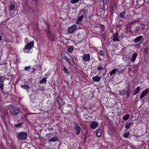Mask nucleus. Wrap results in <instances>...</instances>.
I'll list each match as a JSON object with an SVG mask.
<instances>
[{"mask_svg":"<svg viewBox=\"0 0 149 149\" xmlns=\"http://www.w3.org/2000/svg\"><path fill=\"white\" fill-rule=\"evenodd\" d=\"M46 32L47 33V36L49 40L54 41L55 40V34L54 32L51 33L50 26H47Z\"/></svg>","mask_w":149,"mask_h":149,"instance_id":"f257e3e1","label":"nucleus"},{"mask_svg":"<svg viewBox=\"0 0 149 149\" xmlns=\"http://www.w3.org/2000/svg\"><path fill=\"white\" fill-rule=\"evenodd\" d=\"M17 137L20 140H25L27 137V133L25 132H20L17 134Z\"/></svg>","mask_w":149,"mask_h":149,"instance_id":"f03ea898","label":"nucleus"},{"mask_svg":"<svg viewBox=\"0 0 149 149\" xmlns=\"http://www.w3.org/2000/svg\"><path fill=\"white\" fill-rule=\"evenodd\" d=\"M8 110L10 114L13 115L15 116H17L19 113L18 110L12 107H10L8 109Z\"/></svg>","mask_w":149,"mask_h":149,"instance_id":"7ed1b4c3","label":"nucleus"},{"mask_svg":"<svg viewBox=\"0 0 149 149\" xmlns=\"http://www.w3.org/2000/svg\"><path fill=\"white\" fill-rule=\"evenodd\" d=\"M74 129L76 131V134L78 135L80 133L81 128L79 126L77 123H74Z\"/></svg>","mask_w":149,"mask_h":149,"instance_id":"20e7f679","label":"nucleus"},{"mask_svg":"<svg viewBox=\"0 0 149 149\" xmlns=\"http://www.w3.org/2000/svg\"><path fill=\"white\" fill-rule=\"evenodd\" d=\"M34 41H33L30 42L28 43L25 46L24 49V51H25V49L30 50L34 46Z\"/></svg>","mask_w":149,"mask_h":149,"instance_id":"39448f33","label":"nucleus"},{"mask_svg":"<svg viewBox=\"0 0 149 149\" xmlns=\"http://www.w3.org/2000/svg\"><path fill=\"white\" fill-rule=\"evenodd\" d=\"M65 59L67 60L68 62L72 64V57L69 54H64L63 55Z\"/></svg>","mask_w":149,"mask_h":149,"instance_id":"423d86ee","label":"nucleus"},{"mask_svg":"<svg viewBox=\"0 0 149 149\" xmlns=\"http://www.w3.org/2000/svg\"><path fill=\"white\" fill-rule=\"evenodd\" d=\"M77 29V25L74 24L69 27L68 29V32L69 33H73Z\"/></svg>","mask_w":149,"mask_h":149,"instance_id":"0eeeda50","label":"nucleus"},{"mask_svg":"<svg viewBox=\"0 0 149 149\" xmlns=\"http://www.w3.org/2000/svg\"><path fill=\"white\" fill-rule=\"evenodd\" d=\"M90 59V55L89 54H85L82 56V60L84 62L88 61Z\"/></svg>","mask_w":149,"mask_h":149,"instance_id":"6e6552de","label":"nucleus"},{"mask_svg":"<svg viewBox=\"0 0 149 149\" xmlns=\"http://www.w3.org/2000/svg\"><path fill=\"white\" fill-rule=\"evenodd\" d=\"M98 125V123L97 122L93 121L90 123V127L92 129H95Z\"/></svg>","mask_w":149,"mask_h":149,"instance_id":"1a4fd4ad","label":"nucleus"},{"mask_svg":"<svg viewBox=\"0 0 149 149\" xmlns=\"http://www.w3.org/2000/svg\"><path fill=\"white\" fill-rule=\"evenodd\" d=\"M118 31L117 32L113 35V42H116V41H118L119 40L118 38Z\"/></svg>","mask_w":149,"mask_h":149,"instance_id":"9d476101","label":"nucleus"},{"mask_svg":"<svg viewBox=\"0 0 149 149\" xmlns=\"http://www.w3.org/2000/svg\"><path fill=\"white\" fill-rule=\"evenodd\" d=\"M102 79L101 77L98 76L96 75L95 77H92V79L93 81L95 82H99Z\"/></svg>","mask_w":149,"mask_h":149,"instance_id":"9b49d317","label":"nucleus"},{"mask_svg":"<svg viewBox=\"0 0 149 149\" xmlns=\"http://www.w3.org/2000/svg\"><path fill=\"white\" fill-rule=\"evenodd\" d=\"M4 80V78L3 77H0V88L1 90H3V81Z\"/></svg>","mask_w":149,"mask_h":149,"instance_id":"f8f14e48","label":"nucleus"},{"mask_svg":"<svg viewBox=\"0 0 149 149\" xmlns=\"http://www.w3.org/2000/svg\"><path fill=\"white\" fill-rule=\"evenodd\" d=\"M105 11L104 10L100 9L98 10V14L101 17H104V13H105Z\"/></svg>","mask_w":149,"mask_h":149,"instance_id":"ddd939ff","label":"nucleus"},{"mask_svg":"<svg viewBox=\"0 0 149 149\" xmlns=\"http://www.w3.org/2000/svg\"><path fill=\"white\" fill-rule=\"evenodd\" d=\"M137 56V54L136 53L134 54L131 58L130 61L131 62H134L135 61L136 58Z\"/></svg>","mask_w":149,"mask_h":149,"instance_id":"4468645a","label":"nucleus"},{"mask_svg":"<svg viewBox=\"0 0 149 149\" xmlns=\"http://www.w3.org/2000/svg\"><path fill=\"white\" fill-rule=\"evenodd\" d=\"M143 36H138L135 38L133 40L134 42L136 43H137L139 42L142 39Z\"/></svg>","mask_w":149,"mask_h":149,"instance_id":"2eb2a0df","label":"nucleus"},{"mask_svg":"<svg viewBox=\"0 0 149 149\" xmlns=\"http://www.w3.org/2000/svg\"><path fill=\"white\" fill-rule=\"evenodd\" d=\"M134 123L131 122L129 123H126L125 124V128L127 129H129L130 126H132Z\"/></svg>","mask_w":149,"mask_h":149,"instance_id":"dca6fc26","label":"nucleus"},{"mask_svg":"<svg viewBox=\"0 0 149 149\" xmlns=\"http://www.w3.org/2000/svg\"><path fill=\"white\" fill-rule=\"evenodd\" d=\"M57 100L59 106H60L61 105L63 104L62 100L60 96L58 97L57 98Z\"/></svg>","mask_w":149,"mask_h":149,"instance_id":"f3484780","label":"nucleus"},{"mask_svg":"<svg viewBox=\"0 0 149 149\" xmlns=\"http://www.w3.org/2000/svg\"><path fill=\"white\" fill-rule=\"evenodd\" d=\"M97 70L100 71L99 73H100L102 70H104V68L101 65V64H99L97 68Z\"/></svg>","mask_w":149,"mask_h":149,"instance_id":"a211bd4d","label":"nucleus"},{"mask_svg":"<svg viewBox=\"0 0 149 149\" xmlns=\"http://www.w3.org/2000/svg\"><path fill=\"white\" fill-rule=\"evenodd\" d=\"M58 140L57 138L55 136L52 138H51L48 141L51 142H54L56 141H58Z\"/></svg>","mask_w":149,"mask_h":149,"instance_id":"6ab92c4d","label":"nucleus"},{"mask_svg":"<svg viewBox=\"0 0 149 149\" xmlns=\"http://www.w3.org/2000/svg\"><path fill=\"white\" fill-rule=\"evenodd\" d=\"M96 135L98 137H100L102 135V131L100 128L98 129L96 133Z\"/></svg>","mask_w":149,"mask_h":149,"instance_id":"aec40b11","label":"nucleus"},{"mask_svg":"<svg viewBox=\"0 0 149 149\" xmlns=\"http://www.w3.org/2000/svg\"><path fill=\"white\" fill-rule=\"evenodd\" d=\"M140 87L139 86H138L134 90V93L133 94V95H135L136 94L138 93L140 91Z\"/></svg>","mask_w":149,"mask_h":149,"instance_id":"412c9836","label":"nucleus"},{"mask_svg":"<svg viewBox=\"0 0 149 149\" xmlns=\"http://www.w3.org/2000/svg\"><path fill=\"white\" fill-rule=\"evenodd\" d=\"M15 4H10V7L9 8L8 10L10 11L13 10L15 9Z\"/></svg>","mask_w":149,"mask_h":149,"instance_id":"4be33fe9","label":"nucleus"},{"mask_svg":"<svg viewBox=\"0 0 149 149\" xmlns=\"http://www.w3.org/2000/svg\"><path fill=\"white\" fill-rule=\"evenodd\" d=\"M119 94L120 95H124L125 94V89H124L121 91H118Z\"/></svg>","mask_w":149,"mask_h":149,"instance_id":"5701e85b","label":"nucleus"},{"mask_svg":"<svg viewBox=\"0 0 149 149\" xmlns=\"http://www.w3.org/2000/svg\"><path fill=\"white\" fill-rule=\"evenodd\" d=\"M125 12L124 11L121 12L119 15L120 17L121 18L124 17H125Z\"/></svg>","mask_w":149,"mask_h":149,"instance_id":"b1692460","label":"nucleus"},{"mask_svg":"<svg viewBox=\"0 0 149 149\" xmlns=\"http://www.w3.org/2000/svg\"><path fill=\"white\" fill-rule=\"evenodd\" d=\"M47 81L46 78H43L41 80L39 81L40 84H43L45 83Z\"/></svg>","mask_w":149,"mask_h":149,"instance_id":"393cba45","label":"nucleus"},{"mask_svg":"<svg viewBox=\"0 0 149 149\" xmlns=\"http://www.w3.org/2000/svg\"><path fill=\"white\" fill-rule=\"evenodd\" d=\"M149 90V88L146 89L142 92V93L145 96L148 93Z\"/></svg>","mask_w":149,"mask_h":149,"instance_id":"a878e982","label":"nucleus"},{"mask_svg":"<svg viewBox=\"0 0 149 149\" xmlns=\"http://www.w3.org/2000/svg\"><path fill=\"white\" fill-rule=\"evenodd\" d=\"M117 70L116 68H114L110 72V75L111 76L115 74Z\"/></svg>","mask_w":149,"mask_h":149,"instance_id":"bb28decb","label":"nucleus"},{"mask_svg":"<svg viewBox=\"0 0 149 149\" xmlns=\"http://www.w3.org/2000/svg\"><path fill=\"white\" fill-rule=\"evenodd\" d=\"M130 115L129 114H127L123 117V119L124 120H127L129 118Z\"/></svg>","mask_w":149,"mask_h":149,"instance_id":"cd10ccee","label":"nucleus"},{"mask_svg":"<svg viewBox=\"0 0 149 149\" xmlns=\"http://www.w3.org/2000/svg\"><path fill=\"white\" fill-rule=\"evenodd\" d=\"M21 87L26 89H29V86L27 85H23L21 86Z\"/></svg>","mask_w":149,"mask_h":149,"instance_id":"c85d7f7f","label":"nucleus"},{"mask_svg":"<svg viewBox=\"0 0 149 149\" xmlns=\"http://www.w3.org/2000/svg\"><path fill=\"white\" fill-rule=\"evenodd\" d=\"M139 21L137 20H134L133 21H131V22L129 24L130 25H132L137 22H138Z\"/></svg>","mask_w":149,"mask_h":149,"instance_id":"c756f323","label":"nucleus"},{"mask_svg":"<svg viewBox=\"0 0 149 149\" xmlns=\"http://www.w3.org/2000/svg\"><path fill=\"white\" fill-rule=\"evenodd\" d=\"M131 92V91L130 89H128L127 91H126V97H128L130 95Z\"/></svg>","mask_w":149,"mask_h":149,"instance_id":"7c9ffc66","label":"nucleus"},{"mask_svg":"<svg viewBox=\"0 0 149 149\" xmlns=\"http://www.w3.org/2000/svg\"><path fill=\"white\" fill-rule=\"evenodd\" d=\"M130 133L128 132L126 133H125L124 135V137L125 138H127L128 137V136L130 135Z\"/></svg>","mask_w":149,"mask_h":149,"instance_id":"2f4dec72","label":"nucleus"},{"mask_svg":"<svg viewBox=\"0 0 149 149\" xmlns=\"http://www.w3.org/2000/svg\"><path fill=\"white\" fill-rule=\"evenodd\" d=\"M82 18L80 16L77 18V22L78 23H79L81 21Z\"/></svg>","mask_w":149,"mask_h":149,"instance_id":"473e14b6","label":"nucleus"},{"mask_svg":"<svg viewBox=\"0 0 149 149\" xmlns=\"http://www.w3.org/2000/svg\"><path fill=\"white\" fill-rule=\"evenodd\" d=\"M79 1V0H71L70 3L72 4H74L78 2Z\"/></svg>","mask_w":149,"mask_h":149,"instance_id":"72a5a7b5","label":"nucleus"},{"mask_svg":"<svg viewBox=\"0 0 149 149\" xmlns=\"http://www.w3.org/2000/svg\"><path fill=\"white\" fill-rule=\"evenodd\" d=\"M102 2L103 5L106 6L107 4V0H103Z\"/></svg>","mask_w":149,"mask_h":149,"instance_id":"f704fd0d","label":"nucleus"},{"mask_svg":"<svg viewBox=\"0 0 149 149\" xmlns=\"http://www.w3.org/2000/svg\"><path fill=\"white\" fill-rule=\"evenodd\" d=\"M73 48L72 47H70L68 49V51L71 53H72L73 51Z\"/></svg>","mask_w":149,"mask_h":149,"instance_id":"c9c22d12","label":"nucleus"},{"mask_svg":"<svg viewBox=\"0 0 149 149\" xmlns=\"http://www.w3.org/2000/svg\"><path fill=\"white\" fill-rule=\"evenodd\" d=\"M139 30H140V27H138V26H136V27L135 30V31L137 32L139 31Z\"/></svg>","mask_w":149,"mask_h":149,"instance_id":"e433bc0d","label":"nucleus"},{"mask_svg":"<svg viewBox=\"0 0 149 149\" xmlns=\"http://www.w3.org/2000/svg\"><path fill=\"white\" fill-rule=\"evenodd\" d=\"M141 28L140 29V30H143V29H144L145 28V25H144V24H141Z\"/></svg>","mask_w":149,"mask_h":149,"instance_id":"4c0bfd02","label":"nucleus"},{"mask_svg":"<svg viewBox=\"0 0 149 149\" xmlns=\"http://www.w3.org/2000/svg\"><path fill=\"white\" fill-rule=\"evenodd\" d=\"M40 91H43L44 90V89L43 87H40L38 89Z\"/></svg>","mask_w":149,"mask_h":149,"instance_id":"58836bf2","label":"nucleus"},{"mask_svg":"<svg viewBox=\"0 0 149 149\" xmlns=\"http://www.w3.org/2000/svg\"><path fill=\"white\" fill-rule=\"evenodd\" d=\"M30 68V67L29 66L28 67H26L24 68V70L26 71L28 70Z\"/></svg>","mask_w":149,"mask_h":149,"instance_id":"ea45409f","label":"nucleus"},{"mask_svg":"<svg viewBox=\"0 0 149 149\" xmlns=\"http://www.w3.org/2000/svg\"><path fill=\"white\" fill-rule=\"evenodd\" d=\"M100 54L101 56H103L104 55V53L103 51L101 50L100 51Z\"/></svg>","mask_w":149,"mask_h":149,"instance_id":"a19ab883","label":"nucleus"},{"mask_svg":"<svg viewBox=\"0 0 149 149\" xmlns=\"http://www.w3.org/2000/svg\"><path fill=\"white\" fill-rule=\"evenodd\" d=\"M63 71H64L65 73L67 74L68 73L67 70L65 67H64L63 68Z\"/></svg>","mask_w":149,"mask_h":149,"instance_id":"79ce46f5","label":"nucleus"},{"mask_svg":"<svg viewBox=\"0 0 149 149\" xmlns=\"http://www.w3.org/2000/svg\"><path fill=\"white\" fill-rule=\"evenodd\" d=\"M22 125V124L21 123H18L15 125V126L16 127H18L21 126Z\"/></svg>","mask_w":149,"mask_h":149,"instance_id":"37998d69","label":"nucleus"},{"mask_svg":"<svg viewBox=\"0 0 149 149\" xmlns=\"http://www.w3.org/2000/svg\"><path fill=\"white\" fill-rule=\"evenodd\" d=\"M52 135V133H49L47 134H46V137H47L48 138H49V137H48V135Z\"/></svg>","mask_w":149,"mask_h":149,"instance_id":"c03bdc74","label":"nucleus"},{"mask_svg":"<svg viewBox=\"0 0 149 149\" xmlns=\"http://www.w3.org/2000/svg\"><path fill=\"white\" fill-rule=\"evenodd\" d=\"M144 96L145 95H144L142 93L140 94V98H141L142 97H144Z\"/></svg>","mask_w":149,"mask_h":149,"instance_id":"a18cd8bd","label":"nucleus"},{"mask_svg":"<svg viewBox=\"0 0 149 149\" xmlns=\"http://www.w3.org/2000/svg\"><path fill=\"white\" fill-rule=\"evenodd\" d=\"M105 33H104L102 34V38L103 39H105Z\"/></svg>","mask_w":149,"mask_h":149,"instance_id":"49530a36","label":"nucleus"},{"mask_svg":"<svg viewBox=\"0 0 149 149\" xmlns=\"http://www.w3.org/2000/svg\"><path fill=\"white\" fill-rule=\"evenodd\" d=\"M101 27L102 28V31L104 29V26L103 25H101Z\"/></svg>","mask_w":149,"mask_h":149,"instance_id":"de8ad7c7","label":"nucleus"},{"mask_svg":"<svg viewBox=\"0 0 149 149\" xmlns=\"http://www.w3.org/2000/svg\"><path fill=\"white\" fill-rule=\"evenodd\" d=\"M33 70L32 71V72H33L36 70V69L34 68H32Z\"/></svg>","mask_w":149,"mask_h":149,"instance_id":"09e8293b","label":"nucleus"},{"mask_svg":"<svg viewBox=\"0 0 149 149\" xmlns=\"http://www.w3.org/2000/svg\"><path fill=\"white\" fill-rule=\"evenodd\" d=\"M123 70L122 69L121 71H120V72H120V73H123Z\"/></svg>","mask_w":149,"mask_h":149,"instance_id":"8fccbe9b","label":"nucleus"},{"mask_svg":"<svg viewBox=\"0 0 149 149\" xmlns=\"http://www.w3.org/2000/svg\"><path fill=\"white\" fill-rule=\"evenodd\" d=\"M53 127H51V128H49L48 130H53Z\"/></svg>","mask_w":149,"mask_h":149,"instance_id":"3c124183","label":"nucleus"},{"mask_svg":"<svg viewBox=\"0 0 149 149\" xmlns=\"http://www.w3.org/2000/svg\"><path fill=\"white\" fill-rule=\"evenodd\" d=\"M80 17H81L82 18H83L84 17V15H82Z\"/></svg>","mask_w":149,"mask_h":149,"instance_id":"603ef678","label":"nucleus"},{"mask_svg":"<svg viewBox=\"0 0 149 149\" xmlns=\"http://www.w3.org/2000/svg\"><path fill=\"white\" fill-rule=\"evenodd\" d=\"M117 72H118L119 73V74H120V70H118L117 71Z\"/></svg>","mask_w":149,"mask_h":149,"instance_id":"864d4df0","label":"nucleus"},{"mask_svg":"<svg viewBox=\"0 0 149 149\" xmlns=\"http://www.w3.org/2000/svg\"><path fill=\"white\" fill-rule=\"evenodd\" d=\"M25 41H28V39L27 38H26L25 39Z\"/></svg>","mask_w":149,"mask_h":149,"instance_id":"5fc2aeb1","label":"nucleus"},{"mask_svg":"<svg viewBox=\"0 0 149 149\" xmlns=\"http://www.w3.org/2000/svg\"><path fill=\"white\" fill-rule=\"evenodd\" d=\"M1 39H2L1 36L0 35V41L1 40Z\"/></svg>","mask_w":149,"mask_h":149,"instance_id":"6e6d98bb","label":"nucleus"},{"mask_svg":"<svg viewBox=\"0 0 149 149\" xmlns=\"http://www.w3.org/2000/svg\"><path fill=\"white\" fill-rule=\"evenodd\" d=\"M79 149H81V148H80Z\"/></svg>","mask_w":149,"mask_h":149,"instance_id":"4d7b16f0","label":"nucleus"},{"mask_svg":"<svg viewBox=\"0 0 149 149\" xmlns=\"http://www.w3.org/2000/svg\"><path fill=\"white\" fill-rule=\"evenodd\" d=\"M29 51H28V52H27V53H29Z\"/></svg>","mask_w":149,"mask_h":149,"instance_id":"13d9d810","label":"nucleus"}]
</instances>
